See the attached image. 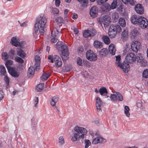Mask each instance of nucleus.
<instances>
[{
	"instance_id": "nucleus-1",
	"label": "nucleus",
	"mask_w": 148,
	"mask_h": 148,
	"mask_svg": "<svg viewBox=\"0 0 148 148\" xmlns=\"http://www.w3.org/2000/svg\"><path fill=\"white\" fill-rule=\"evenodd\" d=\"M72 135L71 140L73 142L84 139L88 133L86 128L78 125H75L72 130Z\"/></svg>"
},
{
	"instance_id": "nucleus-2",
	"label": "nucleus",
	"mask_w": 148,
	"mask_h": 148,
	"mask_svg": "<svg viewBox=\"0 0 148 148\" xmlns=\"http://www.w3.org/2000/svg\"><path fill=\"white\" fill-rule=\"evenodd\" d=\"M46 16L42 14L36 18V22L35 24L34 30L36 34L39 31L41 35H43L45 32V27L47 22Z\"/></svg>"
},
{
	"instance_id": "nucleus-3",
	"label": "nucleus",
	"mask_w": 148,
	"mask_h": 148,
	"mask_svg": "<svg viewBox=\"0 0 148 148\" xmlns=\"http://www.w3.org/2000/svg\"><path fill=\"white\" fill-rule=\"evenodd\" d=\"M63 43L62 42L58 41L56 45L58 50H60L61 49H62V55L61 57L63 60L66 61L68 59L69 53L67 45Z\"/></svg>"
},
{
	"instance_id": "nucleus-4",
	"label": "nucleus",
	"mask_w": 148,
	"mask_h": 148,
	"mask_svg": "<svg viewBox=\"0 0 148 148\" xmlns=\"http://www.w3.org/2000/svg\"><path fill=\"white\" fill-rule=\"evenodd\" d=\"M121 31L120 26L118 25H111L109 27L108 34L110 38H113L116 36L117 32Z\"/></svg>"
},
{
	"instance_id": "nucleus-5",
	"label": "nucleus",
	"mask_w": 148,
	"mask_h": 148,
	"mask_svg": "<svg viewBox=\"0 0 148 148\" xmlns=\"http://www.w3.org/2000/svg\"><path fill=\"white\" fill-rule=\"evenodd\" d=\"M62 34L57 28L55 27L51 32V43H56L58 40V38L61 37Z\"/></svg>"
},
{
	"instance_id": "nucleus-6",
	"label": "nucleus",
	"mask_w": 148,
	"mask_h": 148,
	"mask_svg": "<svg viewBox=\"0 0 148 148\" xmlns=\"http://www.w3.org/2000/svg\"><path fill=\"white\" fill-rule=\"evenodd\" d=\"M48 60H50L51 63H54V66L56 68H59L62 66V62L60 58L57 55H55L53 56L49 55L48 57Z\"/></svg>"
},
{
	"instance_id": "nucleus-7",
	"label": "nucleus",
	"mask_w": 148,
	"mask_h": 148,
	"mask_svg": "<svg viewBox=\"0 0 148 148\" xmlns=\"http://www.w3.org/2000/svg\"><path fill=\"white\" fill-rule=\"evenodd\" d=\"M110 17L108 15H105L99 18V21L102 25L103 24L104 27L108 26L110 21Z\"/></svg>"
},
{
	"instance_id": "nucleus-8",
	"label": "nucleus",
	"mask_w": 148,
	"mask_h": 148,
	"mask_svg": "<svg viewBox=\"0 0 148 148\" xmlns=\"http://www.w3.org/2000/svg\"><path fill=\"white\" fill-rule=\"evenodd\" d=\"M110 98L111 101L113 102H116L117 101H122L123 100L122 95L119 92H116L114 93L111 94Z\"/></svg>"
},
{
	"instance_id": "nucleus-9",
	"label": "nucleus",
	"mask_w": 148,
	"mask_h": 148,
	"mask_svg": "<svg viewBox=\"0 0 148 148\" xmlns=\"http://www.w3.org/2000/svg\"><path fill=\"white\" fill-rule=\"evenodd\" d=\"M86 58L90 61H95L97 60V58L96 54L90 50L86 51Z\"/></svg>"
},
{
	"instance_id": "nucleus-10",
	"label": "nucleus",
	"mask_w": 148,
	"mask_h": 148,
	"mask_svg": "<svg viewBox=\"0 0 148 148\" xmlns=\"http://www.w3.org/2000/svg\"><path fill=\"white\" fill-rule=\"evenodd\" d=\"M130 46L131 49L133 51L136 52L141 48V45L139 42L137 40H134L131 43Z\"/></svg>"
},
{
	"instance_id": "nucleus-11",
	"label": "nucleus",
	"mask_w": 148,
	"mask_h": 148,
	"mask_svg": "<svg viewBox=\"0 0 148 148\" xmlns=\"http://www.w3.org/2000/svg\"><path fill=\"white\" fill-rule=\"evenodd\" d=\"M137 59L136 55L134 53H128L125 57L126 61L127 63H132Z\"/></svg>"
},
{
	"instance_id": "nucleus-12",
	"label": "nucleus",
	"mask_w": 148,
	"mask_h": 148,
	"mask_svg": "<svg viewBox=\"0 0 148 148\" xmlns=\"http://www.w3.org/2000/svg\"><path fill=\"white\" fill-rule=\"evenodd\" d=\"M10 75L14 77H18L20 75V72L15 67H13L8 70Z\"/></svg>"
},
{
	"instance_id": "nucleus-13",
	"label": "nucleus",
	"mask_w": 148,
	"mask_h": 148,
	"mask_svg": "<svg viewBox=\"0 0 148 148\" xmlns=\"http://www.w3.org/2000/svg\"><path fill=\"white\" fill-rule=\"evenodd\" d=\"M142 16H139L136 15H133L131 17V21L134 24L139 25L140 22L142 19Z\"/></svg>"
},
{
	"instance_id": "nucleus-14",
	"label": "nucleus",
	"mask_w": 148,
	"mask_h": 148,
	"mask_svg": "<svg viewBox=\"0 0 148 148\" xmlns=\"http://www.w3.org/2000/svg\"><path fill=\"white\" fill-rule=\"evenodd\" d=\"M96 33L95 29H92L90 30H85L83 33V36L84 37H88L91 36H93Z\"/></svg>"
},
{
	"instance_id": "nucleus-15",
	"label": "nucleus",
	"mask_w": 148,
	"mask_h": 148,
	"mask_svg": "<svg viewBox=\"0 0 148 148\" xmlns=\"http://www.w3.org/2000/svg\"><path fill=\"white\" fill-rule=\"evenodd\" d=\"M106 142V140L101 137H98L94 138L92 140V143L96 145L98 143L103 144Z\"/></svg>"
},
{
	"instance_id": "nucleus-16",
	"label": "nucleus",
	"mask_w": 148,
	"mask_h": 148,
	"mask_svg": "<svg viewBox=\"0 0 148 148\" xmlns=\"http://www.w3.org/2000/svg\"><path fill=\"white\" fill-rule=\"evenodd\" d=\"M96 106L97 111L99 112L101 110L103 103L101 99L99 97H97L96 99Z\"/></svg>"
},
{
	"instance_id": "nucleus-17",
	"label": "nucleus",
	"mask_w": 148,
	"mask_h": 148,
	"mask_svg": "<svg viewBox=\"0 0 148 148\" xmlns=\"http://www.w3.org/2000/svg\"><path fill=\"white\" fill-rule=\"evenodd\" d=\"M138 28H134L131 31L130 35L132 39H134L138 36L139 34Z\"/></svg>"
},
{
	"instance_id": "nucleus-18",
	"label": "nucleus",
	"mask_w": 148,
	"mask_h": 148,
	"mask_svg": "<svg viewBox=\"0 0 148 148\" xmlns=\"http://www.w3.org/2000/svg\"><path fill=\"white\" fill-rule=\"evenodd\" d=\"M137 60L138 62L139 63L140 65L142 66H146L148 64L146 60L144 59L141 54L139 56H137Z\"/></svg>"
},
{
	"instance_id": "nucleus-19",
	"label": "nucleus",
	"mask_w": 148,
	"mask_h": 148,
	"mask_svg": "<svg viewBox=\"0 0 148 148\" xmlns=\"http://www.w3.org/2000/svg\"><path fill=\"white\" fill-rule=\"evenodd\" d=\"M148 25V21L145 18L142 17L139 23V26L142 29L146 28Z\"/></svg>"
},
{
	"instance_id": "nucleus-20",
	"label": "nucleus",
	"mask_w": 148,
	"mask_h": 148,
	"mask_svg": "<svg viewBox=\"0 0 148 148\" xmlns=\"http://www.w3.org/2000/svg\"><path fill=\"white\" fill-rule=\"evenodd\" d=\"M123 71L125 73H127L130 69V65L128 63L124 62L119 66Z\"/></svg>"
},
{
	"instance_id": "nucleus-21",
	"label": "nucleus",
	"mask_w": 148,
	"mask_h": 148,
	"mask_svg": "<svg viewBox=\"0 0 148 148\" xmlns=\"http://www.w3.org/2000/svg\"><path fill=\"white\" fill-rule=\"evenodd\" d=\"M98 9L95 6L92 7L90 9V14L92 17L93 18L95 17L97 15Z\"/></svg>"
},
{
	"instance_id": "nucleus-22",
	"label": "nucleus",
	"mask_w": 148,
	"mask_h": 148,
	"mask_svg": "<svg viewBox=\"0 0 148 148\" xmlns=\"http://www.w3.org/2000/svg\"><path fill=\"white\" fill-rule=\"evenodd\" d=\"M135 9L136 12L139 14H142L144 12V8L142 5L138 3L135 5Z\"/></svg>"
},
{
	"instance_id": "nucleus-23",
	"label": "nucleus",
	"mask_w": 148,
	"mask_h": 148,
	"mask_svg": "<svg viewBox=\"0 0 148 148\" xmlns=\"http://www.w3.org/2000/svg\"><path fill=\"white\" fill-rule=\"evenodd\" d=\"M35 62L34 66L36 71H38L40 69V58L39 56L36 55L35 57Z\"/></svg>"
},
{
	"instance_id": "nucleus-24",
	"label": "nucleus",
	"mask_w": 148,
	"mask_h": 148,
	"mask_svg": "<svg viewBox=\"0 0 148 148\" xmlns=\"http://www.w3.org/2000/svg\"><path fill=\"white\" fill-rule=\"evenodd\" d=\"M31 121L32 129V131L34 132L36 129L37 121L36 118L33 117L31 119Z\"/></svg>"
},
{
	"instance_id": "nucleus-25",
	"label": "nucleus",
	"mask_w": 148,
	"mask_h": 148,
	"mask_svg": "<svg viewBox=\"0 0 148 148\" xmlns=\"http://www.w3.org/2000/svg\"><path fill=\"white\" fill-rule=\"evenodd\" d=\"M59 98L58 96H55L53 97L51 101V104L53 106H55L57 108V110L59 113L60 112V110L59 108L55 106L56 103L57 102Z\"/></svg>"
},
{
	"instance_id": "nucleus-26",
	"label": "nucleus",
	"mask_w": 148,
	"mask_h": 148,
	"mask_svg": "<svg viewBox=\"0 0 148 148\" xmlns=\"http://www.w3.org/2000/svg\"><path fill=\"white\" fill-rule=\"evenodd\" d=\"M93 45L96 49H100L103 47V43L99 40H95L94 41Z\"/></svg>"
},
{
	"instance_id": "nucleus-27",
	"label": "nucleus",
	"mask_w": 148,
	"mask_h": 148,
	"mask_svg": "<svg viewBox=\"0 0 148 148\" xmlns=\"http://www.w3.org/2000/svg\"><path fill=\"white\" fill-rule=\"evenodd\" d=\"M10 43L11 44L16 47L20 46V43L18 42V39L16 37H13L11 39Z\"/></svg>"
},
{
	"instance_id": "nucleus-28",
	"label": "nucleus",
	"mask_w": 148,
	"mask_h": 148,
	"mask_svg": "<svg viewBox=\"0 0 148 148\" xmlns=\"http://www.w3.org/2000/svg\"><path fill=\"white\" fill-rule=\"evenodd\" d=\"M34 74V68L32 66H30L27 71V75L29 78L32 77Z\"/></svg>"
},
{
	"instance_id": "nucleus-29",
	"label": "nucleus",
	"mask_w": 148,
	"mask_h": 148,
	"mask_svg": "<svg viewBox=\"0 0 148 148\" xmlns=\"http://www.w3.org/2000/svg\"><path fill=\"white\" fill-rule=\"evenodd\" d=\"M121 36L122 38L124 40L127 39L128 36V31L127 29H125L123 31Z\"/></svg>"
},
{
	"instance_id": "nucleus-30",
	"label": "nucleus",
	"mask_w": 148,
	"mask_h": 148,
	"mask_svg": "<svg viewBox=\"0 0 148 148\" xmlns=\"http://www.w3.org/2000/svg\"><path fill=\"white\" fill-rule=\"evenodd\" d=\"M109 50L110 53L112 55H114L115 53V49L114 45L113 44H110L109 46Z\"/></svg>"
},
{
	"instance_id": "nucleus-31",
	"label": "nucleus",
	"mask_w": 148,
	"mask_h": 148,
	"mask_svg": "<svg viewBox=\"0 0 148 148\" xmlns=\"http://www.w3.org/2000/svg\"><path fill=\"white\" fill-rule=\"evenodd\" d=\"M118 23L122 27L125 26L126 23L125 19L122 17H120L118 20Z\"/></svg>"
},
{
	"instance_id": "nucleus-32",
	"label": "nucleus",
	"mask_w": 148,
	"mask_h": 148,
	"mask_svg": "<svg viewBox=\"0 0 148 148\" xmlns=\"http://www.w3.org/2000/svg\"><path fill=\"white\" fill-rule=\"evenodd\" d=\"M17 55L22 57L24 58L26 56V54L21 49H18L17 51Z\"/></svg>"
},
{
	"instance_id": "nucleus-33",
	"label": "nucleus",
	"mask_w": 148,
	"mask_h": 148,
	"mask_svg": "<svg viewBox=\"0 0 148 148\" xmlns=\"http://www.w3.org/2000/svg\"><path fill=\"white\" fill-rule=\"evenodd\" d=\"M108 53V50L105 48L102 49L99 52V55L102 57L105 56Z\"/></svg>"
},
{
	"instance_id": "nucleus-34",
	"label": "nucleus",
	"mask_w": 148,
	"mask_h": 148,
	"mask_svg": "<svg viewBox=\"0 0 148 148\" xmlns=\"http://www.w3.org/2000/svg\"><path fill=\"white\" fill-rule=\"evenodd\" d=\"M0 72L1 75L2 76H5L6 75V73L7 72L5 67L2 65H0Z\"/></svg>"
},
{
	"instance_id": "nucleus-35",
	"label": "nucleus",
	"mask_w": 148,
	"mask_h": 148,
	"mask_svg": "<svg viewBox=\"0 0 148 148\" xmlns=\"http://www.w3.org/2000/svg\"><path fill=\"white\" fill-rule=\"evenodd\" d=\"M130 49V48L129 44L127 43H126L124 47L123 55H125L127 52L129 51Z\"/></svg>"
},
{
	"instance_id": "nucleus-36",
	"label": "nucleus",
	"mask_w": 148,
	"mask_h": 148,
	"mask_svg": "<svg viewBox=\"0 0 148 148\" xmlns=\"http://www.w3.org/2000/svg\"><path fill=\"white\" fill-rule=\"evenodd\" d=\"M116 61L115 64L116 66L119 67L122 64L121 62V57L120 55H118L115 56Z\"/></svg>"
},
{
	"instance_id": "nucleus-37",
	"label": "nucleus",
	"mask_w": 148,
	"mask_h": 148,
	"mask_svg": "<svg viewBox=\"0 0 148 148\" xmlns=\"http://www.w3.org/2000/svg\"><path fill=\"white\" fill-rule=\"evenodd\" d=\"M6 61L5 63V65L8 69H10V68H13L10 66L13 64V62L11 60H6Z\"/></svg>"
},
{
	"instance_id": "nucleus-38",
	"label": "nucleus",
	"mask_w": 148,
	"mask_h": 148,
	"mask_svg": "<svg viewBox=\"0 0 148 148\" xmlns=\"http://www.w3.org/2000/svg\"><path fill=\"white\" fill-rule=\"evenodd\" d=\"M102 39L106 44L109 45L110 42V38L108 36L103 35L102 36Z\"/></svg>"
},
{
	"instance_id": "nucleus-39",
	"label": "nucleus",
	"mask_w": 148,
	"mask_h": 148,
	"mask_svg": "<svg viewBox=\"0 0 148 148\" xmlns=\"http://www.w3.org/2000/svg\"><path fill=\"white\" fill-rule=\"evenodd\" d=\"M101 95L102 96L104 94H107L108 91L107 89L105 87H102L100 88L99 90Z\"/></svg>"
},
{
	"instance_id": "nucleus-40",
	"label": "nucleus",
	"mask_w": 148,
	"mask_h": 148,
	"mask_svg": "<svg viewBox=\"0 0 148 148\" xmlns=\"http://www.w3.org/2000/svg\"><path fill=\"white\" fill-rule=\"evenodd\" d=\"M50 75V74L49 73H44L41 77V79L42 81L46 80Z\"/></svg>"
},
{
	"instance_id": "nucleus-41",
	"label": "nucleus",
	"mask_w": 148,
	"mask_h": 148,
	"mask_svg": "<svg viewBox=\"0 0 148 148\" xmlns=\"http://www.w3.org/2000/svg\"><path fill=\"white\" fill-rule=\"evenodd\" d=\"M129 110L130 108L129 107L127 106H125L124 107V111L126 116L127 117H129L130 115V114L129 112Z\"/></svg>"
},
{
	"instance_id": "nucleus-42",
	"label": "nucleus",
	"mask_w": 148,
	"mask_h": 148,
	"mask_svg": "<svg viewBox=\"0 0 148 148\" xmlns=\"http://www.w3.org/2000/svg\"><path fill=\"white\" fill-rule=\"evenodd\" d=\"M44 86L43 84H39L36 86V89L38 91H40L43 89Z\"/></svg>"
},
{
	"instance_id": "nucleus-43",
	"label": "nucleus",
	"mask_w": 148,
	"mask_h": 148,
	"mask_svg": "<svg viewBox=\"0 0 148 148\" xmlns=\"http://www.w3.org/2000/svg\"><path fill=\"white\" fill-rule=\"evenodd\" d=\"M2 57L3 60L6 61L9 58V55L7 52H5L2 53Z\"/></svg>"
},
{
	"instance_id": "nucleus-44",
	"label": "nucleus",
	"mask_w": 148,
	"mask_h": 148,
	"mask_svg": "<svg viewBox=\"0 0 148 148\" xmlns=\"http://www.w3.org/2000/svg\"><path fill=\"white\" fill-rule=\"evenodd\" d=\"M4 80L5 81L6 83V88H8L9 86V83L10 80L9 78L7 76L5 75V76L4 78Z\"/></svg>"
},
{
	"instance_id": "nucleus-45",
	"label": "nucleus",
	"mask_w": 148,
	"mask_h": 148,
	"mask_svg": "<svg viewBox=\"0 0 148 148\" xmlns=\"http://www.w3.org/2000/svg\"><path fill=\"white\" fill-rule=\"evenodd\" d=\"M78 1L83 7L86 6L88 2V0H78Z\"/></svg>"
},
{
	"instance_id": "nucleus-46",
	"label": "nucleus",
	"mask_w": 148,
	"mask_h": 148,
	"mask_svg": "<svg viewBox=\"0 0 148 148\" xmlns=\"http://www.w3.org/2000/svg\"><path fill=\"white\" fill-rule=\"evenodd\" d=\"M59 145H61L64 143V138L62 136H60L59 137L58 140Z\"/></svg>"
},
{
	"instance_id": "nucleus-47",
	"label": "nucleus",
	"mask_w": 148,
	"mask_h": 148,
	"mask_svg": "<svg viewBox=\"0 0 148 148\" xmlns=\"http://www.w3.org/2000/svg\"><path fill=\"white\" fill-rule=\"evenodd\" d=\"M15 50L12 49L10 50L8 52L9 56L12 59H13L14 58V56L15 54Z\"/></svg>"
},
{
	"instance_id": "nucleus-48",
	"label": "nucleus",
	"mask_w": 148,
	"mask_h": 148,
	"mask_svg": "<svg viewBox=\"0 0 148 148\" xmlns=\"http://www.w3.org/2000/svg\"><path fill=\"white\" fill-rule=\"evenodd\" d=\"M117 4V0H113L111 5L110 7L112 9H114L116 7Z\"/></svg>"
},
{
	"instance_id": "nucleus-49",
	"label": "nucleus",
	"mask_w": 148,
	"mask_h": 148,
	"mask_svg": "<svg viewBox=\"0 0 148 148\" xmlns=\"http://www.w3.org/2000/svg\"><path fill=\"white\" fill-rule=\"evenodd\" d=\"M15 60L18 62H19L20 63H23L24 62V61L23 59L21 58L16 56L14 58Z\"/></svg>"
},
{
	"instance_id": "nucleus-50",
	"label": "nucleus",
	"mask_w": 148,
	"mask_h": 148,
	"mask_svg": "<svg viewBox=\"0 0 148 148\" xmlns=\"http://www.w3.org/2000/svg\"><path fill=\"white\" fill-rule=\"evenodd\" d=\"M143 77L145 78H148V69H147L143 71L142 74Z\"/></svg>"
},
{
	"instance_id": "nucleus-51",
	"label": "nucleus",
	"mask_w": 148,
	"mask_h": 148,
	"mask_svg": "<svg viewBox=\"0 0 148 148\" xmlns=\"http://www.w3.org/2000/svg\"><path fill=\"white\" fill-rule=\"evenodd\" d=\"M84 144L85 145V148H87L91 145V143L89 140L85 139Z\"/></svg>"
},
{
	"instance_id": "nucleus-52",
	"label": "nucleus",
	"mask_w": 148,
	"mask_h": 148,
	"mask_svg": "<svg viewBox=\"0 0 148 148\" xmlns=\"http://www.w3.org/2000/svg\"><path fill=\"white\" fill-rule=\"evenodd\" d=\"M51 12L54 14H58L59 12V10L56 8H52Z\"/></svg>"
},
{
	"instance_id": "nucleus-53",
	"label": "nucleus",
	"mask_w": 148,
	"mask_h": 148,
	"mask_svg": "<svg viewBox=\"0 0 148 148\" xmlns=\"http://www.w3.org/2000/svg\"><path fill=\"white\" fill-rule=\"evenodd\" d=\"M56 21L58 23H60L63 22V18L61 17H57L56 19Z\"/></svg>"
},
{
	"instance_id": "nucleus-54",
	"label": "nucleus",
	"mask_w": 148,
	"mask_h": 148,
	"mask_svg": "<svg viewBox=\"0 0 148 148\" xmlns=\"http://www.w3.org/2000/svg\"><path fill=\"white\" fill-rule=\"evenodd\" d=\"M77 64L80 66H82V60L80 58L78 57L77 59Z\"/></svg>"
},
{
	"instance_id": "nucleus-55",
	"label": "nucleus",
	"mask_w": 148,
	"mask_h": 148,
	"mask_svg": "<svg viewBox=\"0 0 148 148\" xmlns=\"http://www.w3.org/2000/svg\"><path fill=\"white\" fill-rule=\"evenodd\" d=\"M136 3L135 0H128V3H129L130 5L132 6L135 5Z\"/></svg>"
},
{
	"instance_id": "nucleus-56",
	"label": "nucleus",
	"mask_w": 148,
	"mask_h": 148,
	"mask_svg": "<svg viewBox=\"0 0 148 148\" xmlns=\"http://www.w3.org/2000/svg\"><path fill=\"white\" fill-rule=\"evenodd\" d=\"M108 0H97V3L99 5H101L106 2Z\"/></svg>"
},
{
	"instance_id": "nucleus-57",
	"label": "nucleus",
	"mask_w": 148,
	"mask_h": 148,
	"mask_svg": "<svg viewBox=\"0 0 148 148\" xmlns=\"http://www.w3.org/2000/svg\"><path fill=\"white\" fill-rule=\"evenodd\" d=\"M34 106L36 107L37 104L38 103V98L37 97H35L34 99Z\"/></svg>"
},
{
	"instance_id": "nucleus-58",
	"label": "nucleus",
	"mask_w": 148,
	"mask_h": 148,
	"mask_svg": "<svg viewBox=\"0 0 148 148\" xmlns=\"http://www.w3.org/2000/svg\"><path fill=\"white\" fill-rule=\"evenodd\" d=\"M109 8V7L106 6V5H103L101 7L102 10L104 11H107V10H108Z\"/></svg>"
},
{
	"instance_id": "nucleus-59",
	"label": "nucleus",
	"mask_w": 148,
	"mask_h": 148,
	"mask_svg": "<svg viewBox=\"0 0 148 148\" xmlns=\"http://www.w3.org/2000/svg\"><path fill=\"white\" fill-rule=\"evenodd\" d=\"M83 51V47H78L77 49V51L79 53L81 54L82 53Z\"/></svg>"
},
{
	"instance_id": "nucleus-60",
	"label": "nucleus",
	"mask_w": 148,
	"mask_h": 148,
	"mask_svg": "<svg viewBox=\"0 0 148 148\" xmlns=\"http://www.w3.org/2000/svg\"><path fill=\"white\" fill-rule=\"evenodd\" d=\"M55 2V5L56 7H59L60 3V0H53Z\"/></svg>"
},
{
	"instance_id": "nucleus-61",
	"label": "nucleus",
	"mask_w": 148,
	"mask_h": 148,
	"mask_svg": "<svg viewBox=\"0 0 148 148\" xmlns=\"http://www.w3.org/2000/svg\"><path fill=\"white\" fill-rule=\"evenodd\" d=\"M4 93L2 90H0V101L4 97Z\"/></svg>"
},
{
	"instance_id": "nucleus-62",
	"label": "nucleus",
	"mask_w": 148,
	"mask_h": 148,
	"mask_svg": "<svg viewBox=\"0 0 148 148\" xmlns=\"http://www.w3.org/2000/svg\"><path fill=\"white\" fill-rule=\"evenodd\" d=\"M73 32L75 34H77L78 33V29L76 28L73 27Z\"/></svg>"
},
{
	"instance_id": "nucleus-63",
	"label": "nucleus",
	"mask_w": 148,
	"mask_h": 148,
	"mask_svg": "<svg viewBox=\"0 0 148 148\" xmlns=\"http://www.w3.org/2000/svg\"><path fill=\"white\" fill-rule=\"evenodd\" d=\"M18 22L20 24V26L21 27H26L27 25V23L26 22H25L23 23H20V21H18Z\"/></svg>"
},
{
	"instance_id": "nucleus-64",
	"label": "nucleus",
	"mask_w": 148,
	"mask_h": 148,
	"mask_svg": "<svg viewBox=\"0 0 148 148\" xmlns=\"http://www.w3.org/2000/svg\"><path fill=\"white\" fill-rule=\"evenodd\" d=\"M144 36L145 37V38L147 40H148V33L146 32L144 34Z\"/></svg>"
}]
</instances>
